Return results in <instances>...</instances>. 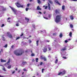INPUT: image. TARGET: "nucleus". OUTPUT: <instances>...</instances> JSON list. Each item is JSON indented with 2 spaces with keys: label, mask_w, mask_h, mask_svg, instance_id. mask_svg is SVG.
Returning a JSON list of instances; mask_svg holds the SVG:
<instances>
[{
  "label": "nucleus",
  "mask_w": 77,
  "mask_h": 77,
  "mask_svg": "<svg viewBox=\"0 0 77 77\" xmlns=\"http://www.w3.org/2000/svg\"><path fill=\"white\" fill-rule=\"evenodd\" d=\"M43 60H44V61H45L47 59H46V58H45V57H44V58H43Z\"/></svg>",
  "instance_id": "c85d7f7f"
},
{
  "label": "nucleus",
  "mask_w": 77,
  "mask_h": 77,
  "mask_svg": "<svg viewBox=\"0 0 77 77\" xmlns=\"http://www.w3.org/2000/svg\"><path fill=\"white\" fill-rule=\"evenodd\" d=\"M55 13L56 14H59V12L56 9L55 10Z\"/></svg>",
  "instance_id": "dca6fc26"
},
{
  "label": "nucleus",
  "mask_w": 77,
  "mask_h": 77,
  "mask_svg": "<svg viewBox=\"0 0 77 77\" xmlns=\"http://www.w3.org/2000/svg\"><path fill=\"white\" fill-rule=\"evenodd\" d=\"M5 26V24H2L1 26L2 27H4Z\"/></svg>",
  "instance_id": "a19ab883"
},
{
  "label": "nucleus",
  "mask_w": 77,
  "mask_h": 77,
  "mask_svg": "<svg viewBox=\"0 0 77 77\" xmlns=\"http://www.w3.org/2000/svg\"><path fill=\"white\" fill-rule=\"evenodd\" d=\"M48 9L50 11V10H51V7L50 6V4L49 3H48Z\"/></svg>",
  "instance_id": "0eeeda50"
},
{
  "label": "nucleus",
  "mask_w": 77,
  "mask_h": 77,
  "mask_svg": "<svg viewBox=\"0 0 77 77\" xmlns=\"http://www.w3.org/2000/svg\"><path fill=\"white\" fill-rule=\"evenodd\" d=\"M36 10H41V8H40L39 6H38Z\"/></svg>",
  "instance_id": "ddd939ff"
},
{
  "label": "nucleus",
  "mask_w": 77,
  "mask_h": 77,
  "mask_svg": "<svg viewBox=\"0 0 77 77\" xmlns=\"http://www.w3.org/2000/svg\"><path fill=\"white\" fill-rule=\"evenodd\" d=\"M7 34L8 35V37L10 38H12V35L11 34H10L9 32H7Z\"/></svg>",
  "instance_id": "20e7f679"
},
{
  "label": "nucleus",
  "mask_w": 77,
  "mask_h": 77,
  "mask_svg": "<svg viewBox=\"0 0 77 77\" xmlns=\"http://www.w3.org/2000/svg\"><path fill=\"white\" fill-rule=\"evenodd\" d=\"M38 43H39V40L37 41L36 42V44L37 45V46H38Z\"/></svg>",
  "instance_id": "f3484780"
},
{
  "label": "nucleus",
  "mask_w": 77,
  "mask_h": 77,
  "mask_svg": "<svg viewBox=\"0 0 77 77\" xmlns=\"http://www.w3.org/2000/svg\"><path fill=\"white\" fill-rule=\"evenodd\" d=\"M0 77H3V76L0 75Z\"/></svg>",
  "instance_id": "774afa93"
},
{
  "label": "nucleus",
  "mask_w": 77,
  "mask_h": 77,
  "mask_svg": "<svg viewBox=\"0 0 77 77\" xmlns=\"http://www.w3.org/2000/svg\"><path fill=\"white\" fill-rule=\"evenodd\" d=\"M63 59H66V57H65L64 56H63Z\"/></svg>",
  "instance_id": "4c0bfd02"
},
{
  "label": "nucleus",
  "mask_w": 77,
  "mask_h": 77,
  "mask_svg": "<svg viewBox=\"0 0 77 77\" xmlns=\"http://www.w3.org/2000/svg\"><path fill=\"white\" fill-rule=\"evenodd\" d=\"M37 0L38 3H39V4L41 3V1H40L39 0Z\"/></svg>",
  "instance_id": "4be33fe9"
},
{
  "label": "nucleus",
  "mask_w": 77,
  "mask_h": 77,
  "mask_svg": "<svg viewBox=\"0 0 77 77\" xmlns=\"http://www.w3.org/2000/svg\"><path fill=\"white\" fill-rule=\"evenodd\" d=\"M10 63V60H8V62H7V63L6 64H5V65H8V63Z\"/></svg>",
  "instance_id": "1a4fd4ad"
},
{
  "label": "nucleus",
  "mask_w": 77,
  "mask_h": 77,
  "mask_svg": "<svg viewBox=\"0 0 77 77\" xmlns=\"http://www.w3.org/2000/svg\"><path fill=\"white\" fill-rule=\"evenodd\" d=\"M65 42L66 43H67V42H68V41H67V40H65Z\"/></svg>",
  "instance_id": "3c124183"
},
{
  "label": "nucleus",
  "mask_w": 77,
  "mask_h": 77,
  "mask_svg": "<svg viewBox=\"0 0 77 77\" xmlns=\"http://www.w3.org/2000/svg\"><path fill=\"white\" fill-rule=\"evenodd\" d=\"M70 26L71 27V28H73V25L72 24H70Z\"/></svg>",
  "instance_id": "bb28decb"
},
{
  "label": "nucleus",
  "mask_w": 77,
  "mask_h": 77,
  "mask_svg": "<svg viewBox=\"0 0 77 77\" xmlns=\"http://www.w3.org/2000/svg\"><path fill=\"white\" fill-rule=\"evenodd\" d=\"M11 48H14V45H12V46H11Z\"/></svg>",
  "instance_id": "603ef678"
},
{
  "label": "nucleus",
  "mask_w": 77,
  "mask_h": 77,
  "mask_svg": "<svg viewBox=\"0 0 77 77\" xmlns=\"http://www.w3.org/2000/svg\"><path fill=\"white\" fill-rule=\"evenodd\" d=\"M1 62H5L6 61V60H4L2 59H1Z\"/></svg>",
  "instance_id": "2eb2a0df"
},
{
  "label": "nucleus",
  "mask_w": 77,
  "mask_h": 77,
  "mask_svg": "<svg viewBox=\"0 0 77 77\" xmlns=\"http://www.w3.org/2000/svg\"><path fill=\"white\" fill-rule=\"evenodd\" d=\"M16 71H17L18 70V69L17 68H16L15 69Z\"/></svg>",
  "instance_id": "0e129e2a"
},
{
  "label": "nucleus",
  "mask_w": 77,
  "mask_h": 77,
  "mask_svg": "<svg viewBox=\"0 0 77 77\" xmlns=\"http://www.w3.org/2000/svg\"><path fill=\"white\" fill-rule=\"evenodd\" d=\"M10 19H11V18H10V17H8V20H10Z\"/></svg>",
  "instance_id": "052dcab7"
},
{
  "label": "nucleus",
  "mask_w": 77,
  "mask_h": 77,
  "mask_svg": "<svg viewBox=\"0 0 77 77\" xmlns=\"http://www.w3.org/2000/svg\"><path fill=\"white\" fill-rule=\"evenodd\" d=\"M1 52H3V49H1Z\"/></svg>",
  "instance_id": "680f3d73"
},
{
  "label": "nucleus",
  "mask_w": 77,
  "mask_h": 77,
  "mask_svg": "<svg viewBox=\"0 0 77 77\" xmlns=\"http://www.w3.org/2000/svg\"><path fill=\"white\" fill-rule=\"evenodd\" d=\"M29 6H30V4H28L27 5V7H28V8H29Z\"/></svg>",
  "instance_id": "58836bf2"
},
{
  "label": "nucleus",
  "mask_w": 77,
  "mask_h": 77,
  "mask_svg": "<svg viewBox=\"0 0 77 77\" xmlns=\"http://www.w3.org/2000/svg\"><path fill=\"white\" fill-rule=\"evenodd\" d=\"M72 1H73V2H77V0H70Z\"/></svg>",
  "instance_id": "a18cd8bd"
},
{
  "label": "nucleus",
  "mask_w": 77,
  "mask_h": 77,
  "mask_svg": "<svg viewBox=\"0 0 77 77\" xmlns=\"http://www.w3.org/2000/svg\"><path fill=\"white\" fill-rule=\"evenodd\" d=\"M53 35H56V33H53Z\"/></svg>",
  "instance_id": "de8ad7c7"
},
{
  "label": "nucleus",
  "mask_w": 77,
  "mask_h": 77,
  "mask_svg": "<svg viewBox=\"0 0 77 77\" xmlns=\"http://www.w3.org/2000/svg\"><path fill=\"white\" fill-rule=\"evenodd\" d=\"M43 51L44 53H45L47 51V48L46 47H45L44 48V49H43Z\"/></svg>",
  "instance_id": "39448f33"
},
{
  "label": "nucleus",
  "mask_w": 77,
  "mask_h": 77,
  "mask_svg": "<svg viewBox=\"0 0 77 77\" xmlns=\"http://www.w3.org/2000/svg\"><path fill=\"white\" fill-rule=\"evenodd\" d=\"M32 1H33V0H30L29 2H32Z\"/></svg>",
  "instance_id": "bf43d9fd"
},
{
  "label": "nucleus",
  "mask_w": 77,
  "mask_h": 77,
  "mask_svg": "<svg viewBox=\"0 0 77 77\" xmlns=\"http://www.w3.org/2000/svg\"><path fill=\"white\" fill-rule=\"evenodd\" d=\"M42 63H43L42 62H41L40 63V65H42Z\"/></svg>",
  "instance_id": "37998d69"
},
{
  "label": "nucleus",
  "mask_w": 77,
  "mask_h": 77,
  "mask_svg": "<svg viewBox=\"0 0 77 77\" xmlns=\"http://www.w3.org/2000/svg\"><path fill=\"white\" fill-rule=\"evenodd\" d=\"M62 74V72H60L59 73L58 75H60V74Z\"/></svg>",
  "instance_id": "7c9ffc66"
},
{
  "label": "nucleus",
  "mask_w": 77,
  "mask_h": 77,
  "mask_svg": "<svg viewBox=\"0 0 77 77\" xmlns=\"http://www.w3.org/2000/svg\"><path fill=\"white\" fill-rule=\"evenodd\" d=\"M44 58V57H42V56H41V59H42V60H43Z\"/></svg>",
  "instance_id": "473e14b6"
},
{
  "label": "nucleus",
  "mask_w": 77,
  "mask_h": 77,
  "mask_svg": "<svg viewBox=\"0 0 77 77\" xmlns=\"http://www.w3.org/2000/svg\"><path fill=\"white\" fill-rule=\"evenodd\" d=\"M25 19L26 20H27L28 22L29 21V19L27 18V17H25Z\"/></svg>",
  "instance_id": "cd10ccee"
},
{
  "label": "nucleus",
  "mask_w": 77,
  "mask_h": 77,
  "mask_svg": "<svg viewBox=\"0 0 77 77\" xmlns=\"http://www.w3.org/2000/svg\"><path fill=\"white\" fill-rule=\"evenodd\" d=\"M66 71L65 70H64L62 72V75H64L65 74H66Z\"/></svg>",
  "instance_id": "9d476101"
},
{
  "label": "nucleus",
  "mask_w": 77,
  "mask_h": 77,
  "mask_svg": "<svg viewBox=\"0 0 77 77\" xmlns=\"http://www.w3.org/2000/svg\"><path fill=\"white\" fill-rule=\"evenodd\" d=\"M20 37H19L16 38V40H17V39H20Z\"/></svg>",
  "instance_id": "ea45409f"
},
{
  "label": "nucleus",
  "mask_w": 77,
  "mask_h": 77,
  "mask_svg": "<svg viewBox=\"0 0 77 77\" xmlns=\"http://www.w3.org/2000/svg\"><path fill=\"white\" fill-rule=\"evenodd\" d=\"M3 11H5V10H6V8H3Z\"/></svg>",
  "instance_id": "69168bd1"
},
{
  "label": "nucleus",
  "mask_w": 77,
  "mask_h": 77,
  "mask_svg": "<svg viewBox=\"0 0 77 77\" xmlns=\"http://www.w3.org/2000/svg\"><path fill=\"white\" fill-rule=\"evenodd\" d=\"M62 9L63 11H65V5H63L62 6Z\"/></svg>",
  "instance_id": "4468645a"
},
{
  "label": "nucleus",
  "mask_w": 77,
  "mask_h": 77,
  "mask_svg": "<svg viewBox=\"0 0 77 77\" xmlns=\"http://www.w3.org/2000/svg\"><path fill=\"white\" fill-rule=\"evenodd\" d=\"M35 56V54L33 53H32L31 54V56Z\"/></svg>",
  "instance_id": "e433bc0d"
},
{
  "label": "nucleus",
  "mask_w": 77,
  "mask_h": 77,
  "mask_svg": "<svg viewBox=\"0 0 77 77\" xmlns=\"http://www.w3.org/2000/svg\"><path fill=\"white\" fill-rule=\"evenodd\" d=\"M44 69H42V73H43L44 72Z\"/></svg>",
  "instance_id": "f704fd0d"
},
{
  "label": "nucleus",
  "mask_w": 77,
  "mask_h": 77,
  "mask_svg": "<svg viewBox=\"0 0 77 77\" xmlns=\"http://www.w3.org/2000/svg\"><path fill=\"white\" fill-rule=\"evenodd\" d=\"M70 17L71 19V20H73L74 19V17L72 15H71L70 16Z\"/></svg>",
  "instance_id": "a211bd4d"
},
{
  "label": "nucleus",
  "mask_w": 77,
  "mask_h": 77,
  "mask_svg": "<svg viewBox=\"0 0 77 77\" xmlns=\"http://www.w3.org/2000/svg\"><path fill=\"white\" fill-rule=\"evenodd\" d=\"M11 9H12L13 11L14 12V13H16L17 12V11L15 10V9L14 8H11Z\"/></svg>",
  "instance_id": "f8f14e48"
},
{
  "label": "nucleus",
  "mask_w": 77,
  "mask_h": 77,
  "mask_svg": "<svg viewBox=\"0 0 77 77\" xmlns=\"http://www.w3.org/2000/svg\"><path fill=\"white\" fill-rule=\"evenodd\" d=\"M24 53V50H22L21 51L20 53H17V51H14V54H15L16 56H21V55H22V54H23Z\"/></svg>",
  "instance_id": "f03ea898"
},
{
  "label": "nucleus",
  "mask_w": 77,
  "mask_h": 77,
  "mask_svg": "<svg viewBox=\"0 0 77 77\" xmlns=\"http://www.w3.org/2000/svg\"><path fill=\"white\" fill-rule=\"evenodd\" d=\"M23 71H26L27 70H26V69H23Z\"/></svg>",
  "instance_id": "79ce46f5"
},
{
  "label": "nucleus",
  "mask_w": 77,
  "mask_h": 77,
  "mask_svg": "<svg viewBox=\"0 0 77 77\" xmlns=\"http://www.w3.org/2000/svg\"><path fill=\"white\" fill-rule=\"evenodd\" d=\"M26 63H27V62L25 61H23L22 62V63L21 64L22 65H24Z\"/></svg>",
  "instance_id": "9b49d317"
},
{
  "label": "nucleus",
  "mask_w": 77,
  "mask_h": 77,
  "mask_svg": "<svg viewBox=\"0 0 77 77\" xmlns=\"http://www.w3.org/2000/svg\"><path fill=\"white\" fill-rule=\"evenodd\" d=\"M44 18L45 19H46V20H48V18H47L46 17H44Z\"/></svg>",
  "instance_id": "4d7b16f0"
},
{
  "label": "nucleus",
  "mask_w": 77,
  "mask_h": 77,
  "mask_svg": "<svg viewBox=\"0 0 77 77\" xmlns=\"http://www.w3.org/2000/svg\"><path fill=\"white\" fill-rule=\"evenodd\" d=\"M39 59H38V58H35V60H36V62H38V60Z\"/></svg>",
  "instance_id": "393cba45"
},
{
  "label": "nucleus",
  "mask_w": 77,
  "mask_h": 77,
  "mask_svg": "<svg viewBox=\"0 0 77 77\" xmlns=\"http://www.w3.org/2000/svg\"><path fill=\"white\" fill-rule=\"evenodd\" d=\"M54 2L56 3H57V4H58L59 5H61V4H60V3H59V2H58V1L57 0H54Z\"/></svg>",
  "instance_id": "423d86ee"
},
{
  "label": "nucleus",
  "mask_w": 77,
  "mask_h": 77,
  "mask_svg": "<svg viewBox=\"0 0 77 77\" xmlns=\"http://www.w3.org/2000/svg\"><path fill=\"white\" fill-rule=\"evenodd\" d=\"M26 53H28V51H25Z\"/></svg>",
  "instance_id": "e2e57ef3"
},
{
  "label": "nucleus",
  "mask_w": 77,
  "mask_h": 77,
  "mask_svg": "<svg viewBox=\"0 0 77 77\" xmlns=\"http://www.w3.org/2000/svg\"><path fill=\"white\" fill-rule=\"evenodd\" d=\"M4 47H5V48H7V47H8V45L6 44L4 46Z\"/></svg>",
  "instance_id": "2f4dec72"
},
{
  "label": "nucleus",
  "mask_w": 77,
  "mask_h": 77,
  "mask_svg": "<svg viewBox=\"0 0 77 77\" xmlns=\"http://www.w3.org/2000/svg\"><path fill=\"white\" fill-rule=\"evenodd\" d=\"M58 62V59H57L55 62V63L57 64V62Z\"/></svg>",
  "instance_id": "412c9836"
},
{
  "label": "nucleus",
  "mask_w": 77,
  "mask_h": 77,
  "mask_svg": "<svg viewBox=\"0 0 77 77\" xmlns=\"http://www.w3.org/2000/svg\"><path fill=\"white\" fill-rule=\"evenodd\" d=\"M15 5L17 6V8H23V5H20V4L18 2H17V3H15Z\"/></svg>",
  "instance_id": "7ed1b4c3"
},
{
  "label": "nucleus",
  "mask_w": 77,
  "mask_h": 77,
  "mask_svg": "<svg viewBox=\"0 0 77 77\" xmlns=\"http://www.w3.org/2000/svg\"><path fill=\"white\" fill-rule=\"evenodd\" d=\"M32 62H35V60H34V59H33L32 60Z\"/></svg>",
  "instance_id": "13d9d810"
},
{
  "label": "nucleus",
  "mask_w": 77,
  "mask_h": 77,
  "mask_svg": "<svg viewBox=\"0 0 77 77\" xmlns=\"http://www.w3.org/2000/svg\"><path fill=\"white\" fill-rule=\"evenodd\" d=\"M23 35H24V33H23L22 32L21 33V35H20V37H21V36H23Z\"/></svg>",
  "instance_id": "c756f323"
},
{
  "label": "nucleus",
  "mask_w": 77,
  "mask_h": 77,
  "mask_svg": "<svg viewBox=\"0 0 77 77\" xmlns=\"http://www.w3.org/2000/svg\"><path fill=\"white\" fill-rule=\"evenodd\" d=\"M61 18H62V15H57L55 18V21L57 23H58L61 20Z\"/></svg>",
  "instance_id": "f257e3e1"
},
{
  "label": "nucleus",
  "mask_w": 77,
  "mask_h": 77,
  "mask_svg": "<svg viewBox=\"0 0 77 77\" xmlns=\"http://www.w3.org/2000/svg\"><path fill=\"white\" fill-rule=\"evenodd\" d=\"M29 43H30H30H31V42H32V41H31V40H29Z\"/></svg>",
  "instance_id": "49530a36"
},
{
  "label": "nucleus",
  "mask_w": 77,
  "mask_h": 77,
  "mask_svg": "<svg viewBox=\"0 0 77 77\" xmlns=\"http://www.w3.org/2000/svg\"><path fill=\"white\" fill-rule=\"evenodd\" d=\"M32 26L33 27V28H34V29H35V25H32Z\"/></svg>",
  "instance_id": "5fc2aeb1"
},
{
  "label": "nucleus",
  "mask_w": 77,
  "mask_h": 77,
  "mask_svg": "<svg viewBox=\"0 0 77 77\" xmlns=\"http://www.w3.org/2000/svg\"><path fill=\"white\" fill-rule=\"evenodd\" d=\"M28 9H29V8H26V11H28Z\"/></svg>",
  "instance_id": "09e8293b"
},
{
  "label": "nucleus",
  "mask_w": 77,
  "mask_h": 77,
  "mask_svg": "<svg viewBox=\"0 0 77 77\" xmlns=\"http://www.w3.org/2000/svg\"><path fill=\"white\" fill-rule=\"evenodd\" d=\"M63 36V35H62V33H60V38H62V37Z\"/></svg>",
  "instance_id": "a878e982"
},
{
  "label": "nucleus",
  "mask_w": 77,
  "mask_h": 77,
  "mask_svg": "<svg viewBox=\"0 0 77 77\" xmlns=\"http://www.w3.org/2000/svg\"><path fill=\"white\" fill-rule=\"evenodd\" d=\"M2 70L4 71H6V70L5 67H3V68L2 69Z\"/></svg>",
  "instance_id": "aec40b11"
},
{
  "label": "nucleus",
  "mask_w": 77,
  "mask_h": 77,
  "mask_svg": "<svg viewBox=\"0 0 77 77\" xmlns=\"http://www.w3.org/2000/svg\"><path fill=\"white\" fill-rule=\"evenodd\" d=\"M15 70H14V71H13L12 72V74H14V73H15Z\"/></svg>",
  "instance_id": "6e6d98bb"
},
{
  "label": "nucleus",
  "mask_w": 77,
  "mask_h": 77,
  "mask_svg": "<svg viewBox=\"0 0 77 77\" xmlns=\"http://www.w3.org/2000/svg\"><path fill=\"white\" fill-rule=\"evenodd\" d=\"M8 69H11V65L8 66Z\"/></svg>",
  "instance_id": "b1692460"
},
{
  "label": "nucleus",
  "mask_w": 77,
  "mask_h": 77,
  "mask_svg": "<svg viewBox=\"0 0 77 77\" xmlns=\"http://www.w3.org/2000/svg\"><path fill=\"white\" fill-rule=\"evenodd\" d=\"M69 36L70 37H72V32H70V33L69 34Z\"/></svg>",
  "instance_id": "6ab92c4d"
},
{
  "label": "nucleus",
  "mask_w": 77,
  "mask_h": 77,
  "mask_svg": "<svg viewBox=\"0 0 77 77\" xmlns=\"http://www.w3.org/2000/svg\"><path fill=\"white\" fill-rule=\"evenodd\" d=\"M51 15L49 14L48 15V17H49V18H50L51 17Z\"/></svg>",
  "instance_id": "8fccbe9b"
},
{
  "label": "nucleus",
  "mask_w": 77,
  "mask_h": 77,
  "mask_svg": "<svg viewBox=\"0 0 77 77\" xmlns=\"http://www.w3.org/2000/svg\"><path fill=\"white\" fill-rule=\"evenodd\" d=\"M47 8H48V6H46L45 8V9H47Z\"/></svg>",
  "instance_id": "c03bdc74"
},
{
  "label": "nucleus",
  "mask_w": 77,
  "mask_h": 77,
  "mask_svg": "<svg viewBox=\"0 0 77 77\" xmlns=\"http://www.w3.org/2000/svg\"><path fill=\"white\" fill-rule=\"evenodd\" d=\"M48 49L49 51H50V50H51V48L50 47L48 48Z\"/></svg>",
  "instance_id": "72a5a7b5"
},
{
  "label": "nucleus",
  "mask_w": 77,
  "mask_h": 77,
  "mask_svg": "<svg viewBox=\"0 0 77 77\" xmlns=\"http://www.w3.org/2000/svg\"><path fill=\"white\" fill-rule=\"evenodd\" d=\"M66 50V48H64L63 49H61V51H65Z\"/></svg>",
  "instance_id": "6e6552de"
},
{
  "label": "nucleus",
  "mask_w": 77,
  "mask_h": 77,
  "mask_svg": "<svg viewBox=\"0 0 77 77\" xmlns=\"http://www.w3.org/2000/svg\"><path fill=\"white\" fill-rule=\"evenodd\" d=\"M7 21L9 23H11V21H10V20H7Z\"/></svg>",
  "instance_id": "864d4df0"
},
{
  "label": "nucleus",
  "mask_w": 77,
  "mask_h": 77,
  "mask_svg": "<svg viewBox=\"0 0 77 77\" xmlns=\"http://www.w3.org/2000/svg\"><path fill=\"white\" fill-rule=\"evenodd\" d=\"M48 1L49 2V3H51V4H53V2H52V1H51V0H48Z\"/></svg>",
  "instance_id": "5701e85b"
},
{
  "label": "nucleus",
  "mask_w": 77,
  "mask_h": 77,
  "mask_svg": "<svg viewBox=\"0 0 77 77\" xmlns=\"http://www.w3.org/2000/svg\"><path fill=\"white\" fill-rule=\"evenodd\" d=\"M19 24V23H17V24H16V26H19V25H18Z\"/></svg>",
  "instance_id": "c9c22d12"
},
{
  "label": "nucleus",
  "mask_w": 77,
  "mask_h": 77,
  "mask_svg": "<svg viewBox=\"0 0 77 77\" xmlns=\"http://www.w3.org/2000/svg\"><path fill=\"white\" fill-rule=\"evenodd\" d=\"M20 70H19L18 71V72L19 73H20Z\"/></svg>",
  "instance_id": "338daca9"
}]
</instances>
